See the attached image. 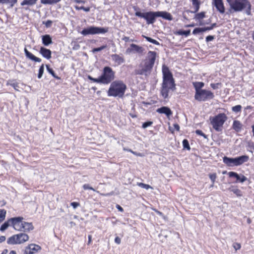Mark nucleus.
I'll use <instances>...</instances> for the list:
<instances>
[{"label": "nucleus", "instance_id": "nucleus-1", "mask_svg": "<svg viewBox=\"0 0 254 254\" xmlns=\"http://www.w3.org/2000/svg\"><path fill=\"white\" fill-rule=\"evenodd\" d=\"M163 81L161 84V94L166 99L169 96L170 91H174L176 89L175 79L168 67L165 64L162 65Z\"/></svg>", "mask_w": 254, "mask_h": 254}, {"label": "nucleus", "instance_id": "nucleus-2", "mask_svg": "<svg viewBox=\"0 0 254 254\" xmlns=\"http://www.w3.org/2000/svg\"><path fill=\"white\" fill-rule=\"evenodd\" d=\"M156 56L157 54L155 52L149 51L144 61L139 64L137 68L135 69V74L148 76L152 70Z\"/></svg>", "mask_w": 254, "mask_h": 254}, {"label": "nucleus", "instance_id": "nucleus-3", "mask_svg": "<svg viewBox=\"0 0 254 254\" xmlns=\"http://www.w3.org/2000/svg\"><path fill=\"white\" fill-rule=\"evenodd\" d=\"M127 85L120 80H116L111 82L108 91V95L114 97L123 98L126 90Z\"/></svg>", "mask_w": 254, "mask_h": 254}, {"label": "nucleus", "instance_id": "nucleus-4", "mask_svg": "<svg viewBox=\"0 0 254 254\" xmlns=\"http://www.w3.org/2000/svg\"><path fill=\"white\" fill-rule=\"evenodd\" d=\"M230 7L235 12L245 10L248 15L251 14V4L248 0H226Z\"/></svg>", "mask_w": 254, "mask_h": 254}, {"label": "nucleus", "instance_id": "nucleus-5", "mask_svg": "<svg viewBox=\"0 0 254 254\" xmlns=\"http://www.w3.org/2000/svg\"><path fill=\"white\" fill-rule=\"evenodd\" d=\"M115 78V72L109 66H105L101 76L96 78V83L107 85Z\"/></svg>", "mask_w": 254, "mask_h": 254}, {"label": "nucleus", "instance_id": "nucleus-6", "mask_svg": "<svg viewBox=\"0 0 254 254\" xmlns=\"http://www.w3.org/2000/svg\"><path fill=\"white\" fill-rule=\"evenodd\" d=\"M227 120V117L224 113H220L214 117H210L209 120L213 128L217 131H221L222 127Z\"/></svg>", "mask_w": 254, "mask_h": 254}, {"label": "nucleus", "instance_id": "nucleus-7", "mask_svg": "<svg viewBox=\"0 0 254 254\" xmlns=\"http://www.w3.org/2000/svg\"><path fill=\"white\" fill-rule=\"evenodd\" d=\"M28 239L29 236L27 234L20 233L8 238L7 240V243L8 245L20 244L27 241Z\"/></svg>", "mask_w": 254, "mask_h": 254}, {"label": "nucleus", "instance_id": "nucleus-8", "mask_svg": "<svg viewBox=\"0 0 254 254\" xmlns=\"http://www.w3.org/2000/svg\"><path fill=\"white\" fill-rule=\"evenodd\" d=\"M157 11H148L146 12H141L136 11L135 15L140 18H143L146 21L147 24H153L156 20L157 16Z\"/></svg>", "mask_w": 254, "mask_h": 254}, {"label": "nucleus", "instance_id": "nucleus-9", "mask_svg": "<svg viewBox=\"0 0 254 254\" xmlns=\"http://www.w3.org/2000/svg\"><path fill=\"white\" fill-rule=\"evenodd\" d=\"M214 97V95L211 91L205 89L195 92L194 95L195 99L199 102L206 101Z\"/></svg>", "mask_w": 254, "mask_h": 254}, {"label": "nucleus", "instance_id": "nucleus-10", "mask_svg": "<svg viewBox=\"0 0 254 254\" xmlns=\"http://www.w3.org/2000/svg\"><path fill=\"white\" fill-rule=\"evenodd\" d=\"M23 217H15L10 218L11 226L17 231H22V227L23 221Z\"/></svg>", "mask_w": 254, "mask_h": 254}, {"label": "nucleus", "instance_id": "nucleus-11", "mask_svg": "<svg viewBox=\"0 0 254 254\" xmlns=\"http://www.w3.org/2000/svg\"><path fill=\"white\" fill-rule=\"evenodd\" d=\"M41 247L35 244H29L25 248L24 254H33L41 250Z\"/></svg>", "mask_w": 254, "mask_h": 254}, {"label": "nucleus", "instance_id": "nucleus-12", "mask_svg": "<svg viewBox=\"0 0 254 254\" xmlns=\"http://www.w3.org/2000/svg\"><path fill=\"white\" fill-rule=\"evenodd\" d=\"M229 177L230 178H235L236 179V183L240 182V183H244L245 181H246L247 180V177H246L243 175H239L237 173L234 172H230L228 173Z\"/></svg>", "mask_w": 254, "mask_h": 254}, {"label": "nucleus", "instance_id": "nucleus-13", "mask_svg": "<svg viewBox=\"0 0 254 254\" xmlns=\"http://www.w3.org/2000/svg\"><path fill=\"white\" fill-rule=\"evenodd\" d=\"M39 53L44 58L48 60L51 58L52 52L50 49H47L44 47H41Z\"/></svg>", "mask_w": 254, "mask_h": 254}, {"label": "nucleus", "instance_id": "nucleus-14", "mask_svg": "<svg viewBox=\"0 0 254 254\" xmlns=\"http://www.w3.org/2000/svg\"><path fill=\"white\" fill-rule=\"evenodd\" d=\"M24 53L27 58L31 60V61H34L35 62L40 63L41 59L39 58L35 57L31 53L28 51V50L25 48L24 49Z\"/></svg>", "mask_w": 254, "mask_h": 254}, {"label": "nucleus", "instance_id": "nucleus-15", "mask_svg": "<svg viewBox=\"0 0 254 254\" xmlns=\"http://www.w3.org/2000/svg\"><path fill=\"white\" fill-rule=\"evenodd\" d=\"M249 159L247 155H242L235 158L236 166H240L243 163L247 162Z\"/></svg>", "mask_w": 254, "mask_h": 254}, {"label": "nucleus", "instance_id": "nucleus-16", "mask_svg": "<svg viewBox=\"0 0 254 254\" xmlns=\"http://www.w3.org/2000/svg\"><path fill=\"white\" fill-rule=\"evenodd\" d=\"M42 42L45 46H48L53 43L52 37L49 34L42 36Z\"/></svg>", "mask_w": 254, "mask_h": 254}, {"label": "nucleus", "instance_id": "nucleus-17", "mask_svg": "<svg viewBox=\"0 0 254 254\" xmlns=\"http://www.w3.org/2000/svg\"><path fill=\"white\" fill-rule=\"evenodd\" d=\"M215 6L221 13L225 12V7L222 0H214Z\"/></svg>", "mask_w": 254, "mask_h": 254}, {"label": "nucleus", "instance_id": "nucleus-18", "mask_svg": "<svg viewBox=\"0 0 254 254\" xmlns=\"http://www.w3.org/2000/svg\"><path fill=\"white\" fill-rule=\"evenodd\" d=\"M81 34L84 36L95 34V27L90 26L84 28L81 32Z\"/></svg>", "mask_w": 254, "mask_h": 254}, {"label": "nucleus", "instance_id": "nucleus-19", "mask_svg": "<svg viewBox=\"0 0 254 254\" xmlns=\"http://www.w3.org/2000/svg\"><path fill=\"white\" fill-rule=\"evenodd\" d=\"M156 15L157 17H161L168 20H172L173 19L171 14L166 11H157Z\"/></svg>", "mask_w": 254, "mask_h": 254}, {"label": "nucleus", "instance_id": "nucleus-20", "mask_svg": "<svg viewBox=\"0 0 254 254\" xmlns=\"http://www.w3.org/2000/svg\"><path fill=\"white\" fill-rule=\"evenodd\" d=\"M223 162L228 166H236L235 158H229L225 156L223 158Z\"/></svg>", "mask_w": 254, "mask_h": 254}, {"label": "nucleus", "instance_id": "nucleus-21", "mask_svg": "<svg viewBox=\"0 0 254 254\" xmlns=\"http://www.w3.org/2000/svg\"><path fill=\"white\" fill-rule=\"evenodd\" d=\"M157 112L160 114H164L167 117L170 116L172 114V112L170 109L167 107H162L157 109Z\"/></svg>", "mask_w": 254, "mask_h": 254}, {"label": "nucleus", "instance_id": "nucleus-22", "mask_svg": "<svg viewBox=\"0 0 254 254\" xmlns=\"http://www.w3.org/2000/svg\"><path fill=\"white\" fill-rule=\"evenodd\" d=\"M22 231L23 232H30L34 228L32 223L25 221H23V226H22Z\"/></svg>", "mask_w": 254, "mask_h": 254}, {"label": "nucleus", "instance_id": "nucleus-23", "mask_svg": "<svg viewBox=\"0 0 254 254\" xmlns=\"http://www.w3.org/2000/svg\"><path fill=\"white\" fill-rule=\"evenodd\" d=\"M112 59L118 65L121 64L125 62V60L123 57L117 54L112 55Z\"/></svg>", "mask_w": 254, "mask_h": 254}, {"label": "nucleus", "instance_id": "nucleus-24", "mask_svg": "<svg viewBox=\"0 0 254 254\" xmlns=\"http://www.w3.org/2000/svg\"><path fill=\"white\" fill-rule=\"evenodd\" d=\"M242 125L240 121L236 120L233 122V128L236 131H240L242 129Z\"/></svg>", "mask_w": 254, "mask_h": 254}, {"label": "nucleus", "instance_id": "nucleus-25", "mask_svg": "<svg viewBox=\"0 0 254 254\" xmlns=\"http://www.w3.org/2000/svg\"><path fill=\"white\" fill-rule=\"evenodd\" d=\"M130 47L132 50L135 51L138 53L142 54L144 51V49L142 47L139 46L134 44H131L130 45Z\"/></svg>", "mask_w": 254, "mask_h": 254}, {"label": "nucleus", "instance_id": "nucleus-26", "mask_svg": "<svg viewBox=\"0 0 254 254\" xmlns=\"http://www.w3.org/2000/svg\"><path fill=\"white\" fill-rule=\"evenodd\" d=\"M204 83L202 82H196L193 83V86L195 89V92L201 90V88L204 86Z\"/></svg>", "mask_w": 254, "mask_h": 254}, {"label": "nucleus", "instance_id": "nucleus-27", "mask_svg": "<svg viewBox=\"0 0 254 254\" xmlns=\"http://www.w3.org/2000/svg\"><path fill=\"white\" fill-rule=\"evenodd\" d=\"M10 225H11V220H10V218L7 221H5L4 223H3L1 225L0 228V230L2 232L4 231Z\"/></svg>", "mask_w": 254, "mask_h": 254}, {"label": "nucleus", "instance_id": "nucleus-28", "mask_svg": "<svg viewBox=\"0 0 254 254\" xmlns=\"http://www.w3.org/2000/svg\"><path fill=\"white\" fill-rule=\"evenodd\" d=\"M17 0H0V3L2 4H9L11 7H12L17 2Z\"/></svg>", "mask_w": 254, "mask_h": 254}, {"label": "nucleus", "instance_id": "nucleus-29", "mask_svg": "<svg viewBox=\"0 0 254 254\" xmlns=\"http://www.w3.org/2000/svg\"><path fill=\"white\" fill-rule=\"evenodd\" d=\"M36 2L34 0H23L20 3L21 6L26 5L32 6L35 4Z\"/></svg>", "mask_w": 254, "mask_h": 254}, {"label": "nucleus", "instance_id": "nucleus-30", "mask_svg": "<svg viewBox=\"0 0 254 254\" xmlns=\"http://www.w3.org/2000/svg\"><path fill=\"white\" fill-rule=\"evenodd\" d=\"M46 67L48 72L50 74H51L54 78H55L57 79H60V78L58 76L56 75L54 70L50 67V65L49 64H46Z\"/></svg>", "mask_w": 254, "mask_h": 254}, {"label": "nucleus", "instance_id": "nucleus-31", "mask_svg": "<svg viewBox=\"0 0 254 254\" xmlns=\"http://www.w3.org/2000/svg\"><path fill=\"white\" fill-rule=\"evenodd\" d=\"M61 0H41V2L44 4H55Z\"/></svg>", "mask_w": 254, "mask_h": 254}, {"label": "nucleus", "instance_id": "nucleus-32", "mask_svg": "<svg viewBox=\"0 0 254 254\" xmlns=\"http://www.w3.org/2000/svg\"><path fill=\"white\" fill-rule=\"evenodd\" d=\"M109 31L108 27H96V34H104Z\"/></svg>", "mask_w": 254, "mask_h": 254}, {"label": "nucleus", "instance_id": "nucleus-33", "mask_svg": "<svg viewBox=\"0 0 254 254\" xmlns=\"http://www.w3.org/2000/svg\"><path fill=\"white\" fill-rule=\"evenodd\" d=\"M6 211L4 209H0V222H2L5 218Z\"/></svg>", "mask_w": 254, "mask_h": 254}, {"label": "nucleus", "instance_id": "nucleus-34", "mask_svg": "<svg viewBox=\"0 0 254 254\" xmlns=\"http://www.w3.org/2000/svg\"><path fill=\"white\" fill-rule=\"evenodd\" d=\"M44 64H42L40 66V68H39V71H38V78L39 79H40L42 77L43 73H44Z\"/></svg>", "mask_w": 254, "mask_h": 254}, {"label": "nucleus", "instance_id": "nucleus-35", "mask_svg": "<svg viewBox=\"0 0 254 254\" xmlns=\"http://www.w3.org/2000/svg\"><path fill=\"white\" fill-rule=\"evenodd\" d=\"M137 185L141 188L148 190L149 189H152V188L149 185L145 184L142 183H137Z\"/></svg>", "mask_w": 254, "mask_h": 254}, {"label": "nucleus", "instance_id": "nucleus-36", "mask_svg": "<svg viewBox=\"0 0 254 254\" xmlns=\"http://www.w3.org/2000/svg\"><path fill=\"white\" fill-rule=\"evenodd\" d=\"M190 30H188L187 31L180 30L178 32V33L180 35H185L186 36H188L190 34Z\"/></svg>", "mask_w": 254, "mask_h": 254}, {"label": "nucleus", "instance_id": "nucleus-37", "mask_svg": "<svg viewBox=\"0 0 254 254\" xmlns=\"http://www.w3.org/2000/svg\"><path fill=\"white\" fill-rule=\"evenodd\" d=\"M205 17V13L201 12L195 15V18L197 20H201Z\"/></svg>", "mask_w": 254, "mask_h": 254}, {"label": "nucleus", "instance_id": "nucleus-38", "mask_svg": "<svg viewBox=\"0 0 254 254\" xmlns=\"http://www.w3.org/2000/svg\"><path fill=\"white\" fill-rule=\"evenodd\" d=\"M242 108V107L241 105H238L233 107L232 110L234 112L238 113L241 112Z\"/></svg>", "mask_w": 254, "mask_h": 254}, {"label": "nucleus", "instance_id": "nucleus-39", "mask_svg": "<svg viewBox=\"0 0 254 254\" xmlns=\"http://www.w3.org/2000/svg\"><path fill=\"white\" fill-rule=\"evenodd\" d=\"M183 145L184 148L187 149L188 150H190V148L189 145V141L187 139H184L183 141Z\"/></svg>", "mask_w": 254, "mask_h": 254}, {"label": "nucleus", "instance_id": "nucleus-40", "mask_svg": "<svg viewBox=\"0 0 254 254\" xmlns=\"http://www.w3.org/2000/svg\"><path fill=\"white\" fill-rule=\"evenodd\" d=\"M53 21L51 20H48L46 21H43V24H44L47 28H50L51 27Z\"/></svg>", "mask_w": 254, "mask_h": 254}, {"label": "nucleus", "instance_id": "nucleus-41", "mask_svg": "<svg viewBox=\"0 0 254 254\" xmlns=\"http://www.w3.org/2000/svg\"><path fill=\"white\" fill-rule=\"evenodd\" d=\"M209 177L212 183H213V184H214L217 177L216 174L215 173L210 174L209 175Z\"/></svg>", "mask_w": 254, "mask_h": 254}, {"label": "nucleus", "instance_id": "nucleus-42", "mask_svg": "<svg viewBox=\"0 0 254 254\" xmlns=\"http://www.w3.org/2000/svg\"><path fill=\"white\" fill-rule=\"evenodd\" d=\"M221 85V84L220 83H211L210 86L213 89H217L219 88V86Z\"/></svg>", "mask_w": 254, "mask_h": 254}, {"label": "nucleus", "instance_id": "nucleus-43", "mask_svg": "<svg viewBox=\"0 0 254 254\" xmlns=\"http://www.w3.org/2000/svg\"><path fill=\"white\" fill-rule=\"evenodd\" d=\"M152 124H153L152 122H151V121L146 122L142 124V127L143 128H145L147 127H148L151 126L152 125Z\"/></svg>", "mask_w": 254, "mask_h": 254}, {"label": "nucleus", "instance_id": "nucleus-44", "mask_svg": "<svg viewBox=\"0 0 254 254\" xmlns=\"http://www.w3.org/2000/svg\"><path fill=\"white\" fill-rule=\"evenodd\" d=\"M195 133L197 135H201L205 138H207V136L201 130H199V129L196 130Z\"/></svg>", "mask_w": 254, "mask_h": 254}, {"label": "nucleus", "instance_id": "nucleus-45", "mask_svg": "<svg viewBox=\"0 0 254 254\" xmlns=\"http://www.w3.org/2000/svg\"><path fill=\"white\" fill-rule=\"evenodd\" d=\"M75 8L77 9H83V10H84L85 11H86V12L89 11L90 10V8L88 7H85L84 6L78 7L77 6H76Z\"/></svg>", "mask_w": 254, "mask_h": 254}, {"label": "nucleus", "instance_id": "nucleus-46", "mask_svg": "<svg viewBox=\"0 0 254 254\" xmlns=\"http://www.w3.org/2000/svg\"><path fill=\"white\" fill-rule=\"evenodd\" d=\"M83 188L84 190H93V191H95V190L92 187H91L88 184H84L83 186Z\"/></svg>", "mask_w": 254, "mask_h": 254}, {"label": "nucleus", "instance_id": "nucleus-47", "mask_svg": "<svg viewBox=\"0 0 254 254\" xmlns=\"http://www.w3.org/2000/svg\"><path fill=\"white\" fill-rule=\"evenodd\" d=\"M241 247V245L239 243H236L233 244V248L235 249L236 251L240 249Z\"/></svg>", "mask_w": 254, "mask_h": 254}, {"label": "nucleus", "instance_id": "nucleus-48", "mask_svg": "<svg viewBox=\"0 0 254 254\" xmlns=\"http://www.w3.org/2000/svg\"><path fill=\"white\" fill-rule=\"evenodd\" d=\"M11 86L14 88V89L16 90H18V88H19L18 84L17 82H13L12 84H11Z\"/></svg>", "mask_w": 254, "mask_h": 254}, {"label": "nucleus", "instance_id": "nucleus-49", "mask_svg": "<svg viewBox=\"0 0 254 254\" xmlns=\"http://www.w3.org/2000/svg\"><path fill=\"white\" fill-rule=\"evenodd\" d=\"M199 33H201L200 28H196L192 31V34L194 35L198 34Z\"/></svg>", "mask_w": 254, "mask_h": 254}, {"label": "nucleus", "instance_id": "nucleus-50", "mask_svg": "<svg viewBox=\"0 0 254 254\" xmlns=\"http://www.w3.org/2000/svg\"><path fill=\"white\" fill-rule=\"evenodd\" d=\"M214 39V37L213 36H208L206 37V41L209 42L212 41Z\"/></svg>", "mask_w": 254, "mask_h": 254}, {"label": "nucleus", "instance_id": "nucleus-51", "mask_svg": "<svg viewBox=\"0 0 254 254\" xmlns=\"http://www.w3.org/2000/svg\"><path fill=\"white\" fill-rule=\"evenodd\" d=\"M70 204L73 207V208H76L77 206L79 205V203L77 202H72Z\"/></svg>", "mask_w": 254, "mask_h": 254}, {"label": "nucleus", "instance_id": "nucleus-52", "mask_svg": "<svg viewBox=\"0 0 254 254\" xmlns=\"http://www.w3.org/2000/svg\"><path fill=\"white\" fill-rule=\"evenodd\" d=\"M142 37H143V38H145V39H146V40L147 41H148V42H150V43H152L153 40H154V39H152L151 38L149 37H147V36H145V35H142Z\"/></svg>", "mask_w": 254, "mask_h": 254}, {"label": "nucleus", "instance_id": "nucleus-53", "mask_svg": "<svg viewBox=\"0 0 254 254\" xmlns=\"http://www.w3.org/2000/svg\"><path fill=\"white\" fill-rule=\"evenodd\" d=\"M142 37H143V38H145V39H146V40L147 41H148V42H150V43H152L153 40H154V39H152L151 38L149 37H147V36H145V35H142Z\"/></svg>", "mask_w": 254, "mask_h": 254}, {"label": "nucleus", "instance_id": "nucleus-54", "mask_svg": "<svg viewBox=\"0 0 254 254\" xmlns=\"http://www.w3.org/2000/svg\"><path fill=\"white\" fill-rule=\"evenodd\" d=\"M107 47V45H103L100 47L96 48V52L101 51Z\"/></svg>", "mask_w": 254, "mask_h": 254}, {"label": "nucleus", "instance_id": "nucleus-55", "mask_svg": "<svg viewBox=\"0 0 254 254\" xmlns=\"http://www.w3.org/2000/svg\"><path fill=\"white\" fill-rule=\"evenodd\" d=\"M193 5L195 7V10H194V12H197L199 9L200 3L195 4H194Z\"/></svg>", "mask_w": 254, "mask_h": 254}, {"label": "nucleus", "instance_id": "nucleus-56", "mask_svg": "<svg viewBox=\"0 0 254 254\" xmlns=\"http://www.w3.org/2000/svg\"><path fill=\"white\" fill-rule=\"evenodd\" d=\"M115 242L117 244H120L121 243V239L119 237H116L115 239Z\"/></svg>", "mask_w": 254, "mask_h": 254}, {"label": "nucleus", "instance_id": "nucleus-57", "mask_svg": "<svg viewBox=\"0 0 254 254\" xmlns=\"http://www.w3.org/2000/svg\"><path fill=\"white\" fill-rule=\"evenodd\" d=\"M123 40L125 42H127L128 41H131V42H133V40L131 39L130 40L129 37H124L123 38Z\"/></svg>", "mask_w": 254, "mask_h": 254}, {"label": "nucleus", "instance_id": "nucleus-58", "mask_svg": "<svg viewBox=\"0 0 254 254\" xmlns=\"http://www.w3.org/2000/svg\"><path fill=\"white\" fill-rule=\"evenodd\" d=\"M5 239H6V238L5 236H1L0 237V243H1L2 242H3L4 241H5Z\"/></svg>", "mask_w": 254, "mask_h": 254}, {"label": "nucleus", "instance_id": "nucleus-59", "mask_svg": "<svg viewBox=\"0 0 254 254\" xmlns=\"http://www.w3.org/2000/svg\"><path fill=\"white\" fill-rule=\"evenodd\" d=\"M117 207V208L119 210V211H121V212H123L124 211V209L123 208L119 205H117L116 206Z\"/></svg>", "mask_w": 254, "mask_h": 254}, {"label": "nucleus", "instance_id": "nucleus-60", "mask_svg": "<svg viewBox=\"0 0 254 254\" xmlns=\"http://www.w3.org/2000/svg\"><path fill=\"white\" fill-rule=\"evenodd\" d=\"M174 128L177 130L179 131L180 129V126L178 124H174Z\"/></svg>", "mask_w": 254, "mask_h": 254}, {"label": "nucleus", "instance_id": "nucleus-61", "mask_svg": "<svg viewBox=\"0 0 254 254\" xmlns=\"http://www.w3.org/2000/svg\"><path fill=\"white\" fill-rule=\"evenodd\" d=\"M192 0V3L193 5L197 4V3H200V2L198 0Z\"/></svg>", "mask_w": 254, "mask_h": 254}, {"label": "nucleus", "instance_id": "nucleus-62", "mask_svg": "<svg viewBox=\"0 0 254 254\" xmlns=\"http://www.w3.org/2000/svg\"><path fill=\"white\" fill-rule=\"evenodd\" d=\"M152 43L153 44H155L156 45H160L159 43L157 41H156V40H154V39L153 40V42Z\"/></svg>", "mask_w": 254, "mask_h": 254}, {"label": "nucleus", "instance_id": "nucleus-63", "mask_svg": "<svg viewBox=\"0 0 254 254\" xmlns=\"http://www.w3.org/2000/svg\"><path fill=\"white\" fill-rule=\"evenodd\" d=\"M13 83V82L12 80H8L7 81L6 85L11 86V84H12Z\"/></svg>", "mask_w": 254, "mask_h": 254}, {"label": "nucleus", "instance_id": "nucleus-64", "mask_svg": "<svg viewBox=\"0 0 254 254\" xmlns=\"http://www.w3.org/2000/svg\"><path fill=\"white\" fill-rule=\"evenodd\" d=\"M8 253V250L7 249H4L2 251V253L1 254H7Z\"/></svg>", "mask_w": 254, "mask_h": 254}]
</instances>
